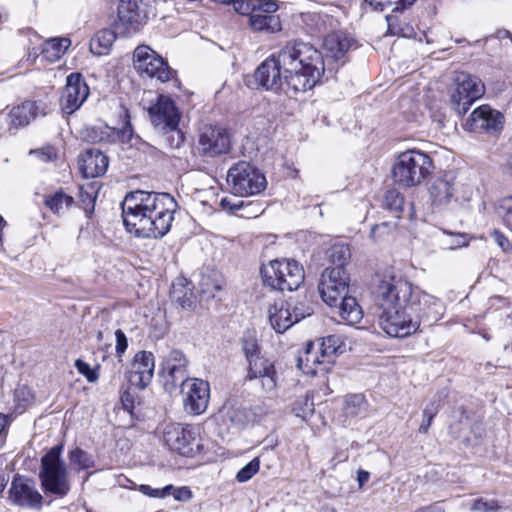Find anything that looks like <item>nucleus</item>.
<instances>
[{"mask_svg": "<svg viewBox=\"0 0 512 512\" xmlns=\"http://www.w3.org/2000/svg\"><path fill=\"white\" fill-rule=\"evenodd\" d=\"M378 324L390 337L404 338L418 331L421 322L431 325L443 313L442 302L407 279L385 272L374 290Z\"/></svg>", "mask_w": 512, "mask_h": 512, "instance_id": "f257e3e1", "label": "nucleus"}, {"mask_svg": "<svg viewBox=\"0 0 512 512\" xmlns=\"http://www.w3.org/2000/svg\"><path fill=\"white\" fill-rule=\"evenodd\" d=\"M325 71L324 59L312 44L287 43L277 55L264 60L254 73L257 84L266 90L294 93L312 89Z\"/></svg>", "mask_w": 512, "mask_h": 512, "instance_id": "f03ea898", "label": "nucleus"}, {"mask_svg": "<svg viewBox=\"0 0 512 512\" xmlns=\"http://www.w3.org/2000/svg\"><path fill=\"white\" fill-rule=\"evenodd\" d=\"M177 202L172 194H126L123 225L137 238H162L171 229Z\"/></svg>", "mask_w": 512, "mask_h": 512, "instance_id": "7ed1b4c3", "label": "nucleus"}, {"mask_svg": "<svg viewBox=\"0 0 512 512\" xmlns=\"http://www.w3.org/2000/svg\"><path fill=\"white\" fill-rule=\"evenodd\" d=\"M433 169V160L427 153L409 149L396 157L392 166V178L400 188H414L423 183Z\"/></svg>", "mask_w": 512, "mask_h": 512, "instance_id": "20e7f679", "label": "nucleus"}, {"mask_svg": "<svg viewBox=\"0 0 512 512\" xmlns=\"http://www.w3.org/2000/svg\"><path fill=\"white\" fill-rule=\"evenodd\" d=\"M345 351V344L338 335L324 337L320 344L309 342L303 354L298 358L299 369L307 375L327 374L338 354Z\"/></svg>", "mask_w": 512, "mask_h": 512, "instance_id": "39448f33", "label": "nucleus"}, {"mask_svg": "<svg viewBox=\"0 0 512 512\" xmlns=\"http://www.w3.org/2000/svg\"><path fill=\"white\" fill-rule=\"evenodd\" d=\"M263 284L272 290L292 292L304 282L303 267L293 259H274L260 270Z\"/></svg>", "mask_w": 512, "mask_h": 512, "instance_id": "423d86ee", "label": "nucleus"}, {"mask_svg": "<svg viewBox=\"0 0 512 512\" xmlns=\"http://www.w3.org/2000/svg\"><path fill=\"white\" fill-rule=\"evenodd\" d=\"M62 451V445L53 446L42 457L39 473L44 492L58 498L65 497L71 489L67 467L65 462L61 459Z\"/></svg>", "mask_w": 512, "mask_h": 512, "instance_id": "0eeeda50", "label": "nucleus"}, {"mask_svg": "<svg viewBox=\"0 0 512 512\" xmlns=\"http://www.w3.org/2000/svg\"><path fill=\"white\" fill-rule=\"evenodd\" d=\"M152 0H120L113 27L119 37H132L143 30L153 14Z\"/></svg>", "mask_w": 512, "mask_h": 512, "instance_id": "6e6552de", "label": "nucleus"}, {"mask_svg": "<svg viewBox=\"0 0 512 512\" xmlns=\"http://www.w3.org/2000/svg\"><path fill=\"white\" fill-rule=\"evenodd\" d=\"M147 108L151 124L163 135L172 134L171 146L178 147L184 141L179 130L180 111L175 102L167 95H158Z\"/></svg>", "mask_w": 512, "mask_h": 512, "instance_id": "1a4fd4ad", "label": "nucleus"}, {"mask_svg": "<svg viewBox=\"0 0 512 512\" xmlns=\"http://www.w3.org/2000/svg\"><path fill=\"white\" fill-rule=\"evenodd\" d=\"M163 441L172 451L185 457H192L203 448L200 430L192 425H167L163 432Z\"/></svg>", "mask_w": 512, "mask_h": 512, "instance_id": "9d476101", "label": "nucleus"}, {"mask_svg": "<svg viewBox=\"0 0 512 512\" xmlns=\"http://www.w3.org/2000/svg\"><path fill=\"white\" fill-rule=\"evenodd\" d=\"M134 66L141 75L148 78H155L161 83L176 81V71L146 45L138 46L133 53Z\"/></svg>", "mask_w": 512, "mask_h": 512, "instance_id": "9b49d317", "label": "nucleus"}, {"mask_svg": "<svg viewBox=\"0 0 512 512\" xmlns=\"http://www.w3.org/2000/svg\"><path fill=\"white\" fill-rule=\"evenodd\" d=\"M455 87L451 93V104L459 115H464L470 106L485 93L481 79L466 72L456 73Z\"/></svg>", "mask_w": 512, "mask_h": 512, "instance_id": "f8f14e48", "label": "nucleus"}, {"mask_svg": "<svg viewBox=\"0 0 512 512\" xmlns=\"http://www.w3.org/2000/svg\"><path fill=\"white\" fill-rule=\"evenodd\" d=\"M227 181L238 192H263L267 188L264 173L246 161H240L229 169Z\"/></svg>", "mask_w": 512, "mask_h": 512, "instance_id": "ddd939ff", "label": "nucleus"}, {"mask_svg": "<svg viewBox=\"0 0 512 512\" xmlns=\"http://www.w3.org/2000/svg\"><path fill=\"white\" fill-rule=\"evenodd\" d=\"M189 361L186 355L178 349H172L163 357L161 364V378L163 387L168 393L190 379L188 374Z\"/></svg>", "mask_w": 512, "mask_h": 512, "instance_id": "4468645a", "label": "nucleus"}, {"mask_svg": "<svg viewBox=\"0 0 512 512\" xmlns=\"http://www.w3.org/2000/svg\"><path fill=\"white\" fill-rule=\"evenodd\" d=\"M504 115L487 104L475 108L463 124L466 131L473 133L499 134L504 127Z\"/></svg>", "mask_w": 512, "mask_h": 512, "instance_id": "2eb2a0df", "label": "nucleus"}, {"mask_svg": "<svg viewBox=\"0 0 512 512\" xmlns=\"http://www.w3.org/2000/svg\"><path fill=\"white\" fill-rule=\"evenodd\" d=\"M350 277L346 269H325L321 275L319 292L322 300L330 307L348 294Z\"/></svg>", "mask_w": 512, "mask_h": 512, "instance_id": "dca6fc26", "label": "nucleus"}, {"mask_svg": "<svg viewBox=\"0 0 512 512\" xmlns=\"http://www.w3.org/2000/svg\"><path fill=\"white\" fill-rule=\"evenodd\" d=\"M183 396V406L187 413L200 415L208 407L210 399V385L199 378H190L179 386Z\"/></svg>", "mask_w": 512, "mask_h": 512, "instance_id": "f3484780", "label": "nucleus"}, {"mask_svg": "<svg viewBox=\"0 0 512 512\" xmlns=\"http://www.w3.org/2000/svg\"><path fill=\"white\" fill-rule=\"evenodd\" d=\"M89 88L79 73H72L67 77L66 86L60 99L63 113L71 115L86 101Z\"/></svg>", "mask_w": 512, "mask_h": 512, "instance_id": "a211bd4d", "label": "nucleus"}, {"mask_svg": "<svg viewBox=\"0 0 512 512\" xmlns=\"http://www.w3.org/2000/svg\"><path fill=\"white\" fill-rule=\"evenodd\" d=\"M38 115L36 102L25 101L13 107L8 113L0 112V130L13 135L30 124Z\"/></svg>", "mask_w": 512, "mask_h": 512, "instance_id": "6ab92c4d", "label": "nucleus"}, {"mask_svg": "<svg viewBox=\"0 0 512 512\" xmlns=\"http://www.w3.org/2000/svg\"><path fill=\"white\" fill-rule=\"evenodd\" d=\"M198 144L202 154L215 157L229 152L230 137L224 128L206 125L200 130Z\"/></svg>", "mask_w": 512, "mask_h": 512, "instance_id": "aec40b11", "label": "nucleus"}, {"mask_svg": "<svg viewBox=\"0 0 512 512\" xmlns=\"http://www.w3.org/2000/svg\"><path fill=\"white\" fill-rule=\"evenodd\" d=\"M10 499L13 503L29 508H40L42 495L37 491L32 479L15 476L9 489Z\"/></svg>", "mask_w": 512, "mask_h": 512, "instance_id": "412c9836", "label": "nucleus"}, {"mask_svg": "<svg viewBox=\"0 0 512 512\" xmlns=\"http://www.w3.org/2000/svg\"><path fill=\"white\" fill-rule=\"evenodd\" d=\"M246 378L248 380L259 379L263 392L269 397L277 394L278 374L274 362L263 357L248 365Z\"/></svg>", "mask_w": 512, "mask_h": 512, "instance_id": "4be33fe9", "label": "nucleus"}, {"mask_svg": "<svg viewBox=\"0 0 512 512\" xmlns=\"http://www.w3.org/2000/svg\"><path fill=\"white\" fill-rule=\"evenodd\" d=\"M154 368L155 359L152 352H137L128 372L129 383L139 389L146 388L153 378Z\"/></svg>", "mask_w": 512, "mask_h": 512, "instance_id": "5701e85b", "label": "nucleus"}, {"mask_svg": "<svg viewBox=\"0 0 512 512\" xmlns=\"http://www.w3.org/2000/svg\"><path fill=\"white\" fill-rule=\"evenodd\" d=\"M254 194H231L220 200L223 210L238 214L243 218H256L264 212V205L259 200L249 199Z\"/></svg>", "mask_w": 512, "mask_h": 512, "instance_id": "b1692460", "label": "nucleus"}, {"mask_svg": "<svg viewBox=\"0 0 512 512\" xmlns=\"http://www.w3.org/2000/svg\"><path fill=\"white\" fill-rule=\"evenodd\" d=\"M79 171L85 178L103 176L109 166V159L101 150L91 147L81 151L77 158Z\"/></svg>", "mask_w": 512, "mask_h": 512, "instance_id": "393cba45", "label": "nucleus"}, {"mask_svg": "<svg viewBox=\"0 0 512 512\" xmlns=\"http://www.w3.org/2000/svg\"><path fill=\"white\" fill-rule=\"evenodd\" d=\"M353 43L354 40L345 32L337 31L328 34L323 42L326 59L343 60Z\"/></svg>", "mask_w": 512, "mask_h": 512, "instance_id": "a878e982", "label": "nucleus"}, {"mask_svg": "<svg viewBox=\"0 0 512 512\" xmlns=\"http://www.w3.org/2000/svg\"><path fill=\"white\" fill-rule=\"evenodd\" d=\"M335 307L338 308V313L342 321L348 325L358 324L363 318V311L357 300L347 294L339 299Z\"/></svg>", "mask_w": 512, "mask_h": 512, "instance_id": "bb28decb", "label": "nucleus"}, {"mask_svg": "<svg viewBox=\"0 0 512 512\" xmlns=\"http://www.w3.org/2000/svg\"><path fill=\"white\" fill-rule=\"evenodd\" d=\"M289 311L285 302L275 303L269 308V322L277 333H283L295 324Z\"/></svg>", "mask_w": 512, "mask_h": 512, "instance_id": "cd10ccee", "label": "nucleus"}, {"mask_svg": "<svg viewBox=\"0 0 512 512\" xmlns=\"http://www.w3.org/2000/svg\"><path fill=\"white\" fill-rule=\"evenodd\" d=\"M249 26L253 31L274 34L282 29V23L277 14L252 13Z\"/></svg>", "mask_w": 512, "mask_h": 512, "instance_id": "c85d7f7f", "label": "nucleus"}, {"mask_svg": "<svg viewBox=\"0 0 512 512\" xmlns=\"http://www.w3.org/2000/svg\"><path fill=\"white\" fill-rule=\"evenodd\" d=\"M117 37L119 34L113 26L98 31L90 41V51L97 56L108 54Z\"/></svg>", "mask_w": 512, "mask_h": 512, "instance_id": "c756f323", "label": "nucleus"}, {"mask_svg": "<svg viewBox=\"0 0 512 512\" xmlns=\"http://www.w3.org/2000/svg\"><path fill=\"white\" fill-rule=\"evenodd\" d=\"M110 133L111 143H120L128 147H135L141 149L148 147V143L144 141L139 135L133 133L131 124L129 122L121 129L112 127V130H107Z\"/></svg>", "mask_w": 512, "mask_h": 512, "instance_id": "7c9ffc66", "label": "nucleus"}, {"mask_svg": "<svg viewBox=\"0 0 512 512\" xmlns=\"http://www.w3.org/2000/svg\"><path fill=\"white\" fill-rule=\"evenodd\" d=\"M71 42L68 38H51L44 42L41 54L43 59L53 63L61 58Z\"/></svg>", "mask_w": 512, "mask_h": 512, "instance_id": "2f4dec72", "label": "nucleus"}, {"mask_svg": "<svg viewBox=\"0 0 512 512\" xmlns=\"http://www.w3.org/2000/svg\"><path fill=\"white\" fill-rule=\"evenodd\" d=\"M331 266L327 269H345L351 258V251L346 244H335L328 251Z\"/></svg>", "mask_w": 512, "mask_h": 512, "instance_id": "473e14b6", "label": "nucleus"}, {"mask_svg": "<svg viewBox=\"0 0 512 512\" xmlns=\"http://www.w3.org/2000/svg\"><path fill=\"white\" fill-rule=\"evenodd\" d=\"M68 458L71 467L77 471L88 470L95 466L94 457L79 447L70 450Z\"/></svg>", "mask_w": 512, "mask_h": 512, "instance_id": "72a5a7b5", "label": "nucleus"}, {"mask_svg": "<svg viewBox=\"0 0 512 512\" xmlns=\"http://www.w3.org/2000/svg\"><path fill=\"white\" fill-rule=\"evenodd\" d=\"M344 413L349 417H356L367 410V401L363 394L347 395L344 400Z\"/></svg>", "mask_w": 512, "mask_h": 512, "instance_id": "f704fd0d", "label": "nucleus"}, {"mask_svg": "<svg viewBox=\"0 0 512 512\" xmlns=\"http://www.w3.org/2000/svg\"><path fill=\"white\" fill-rule=\"evenodd\" d=\"M185 279H179L172 284L170 291L171 298L179 303L182 307H190L193 303V293L191 288L184 285Z\"/></svg>", "mask_w": 512, "mask_h": 512, "instance_id": "c9c22d12", "label": "nucleus"}, {"mask_svg": "<svg viewBox=\"0 0 512 512\" xmlns=\"http://www.w3.org/2000/svg\"><path fill=\"white\" fill-rule=\"evenodd\" d=\"M73 202L74 199L69 194H48L44 199L45 205L56 214L70 207Z\"/></svg>", "mask_w": 512, "mask_h": 512, "instance_id": "e433bc0d", "label": "nucleus"}, {"mask_svg": "<svg viewBox=\"0 0 512 512\" xmlns=\"http://www.w3.org/2000/svg\"><path fill=\"white\" fill-rule=\"evenodd\" d=\"M242 351L246 357L248 365L264 357L260 353V348L257 343V340L251 335L245 336L243 338Z\"/></svg>", "mask_w": 512, "mask_h": 512, "instance_id": "4c0bfd02", "label": "nucleus"}, {"mask_svg": "<svg viewBox=\"0 0 512 512\" xmlns=\"http://www.w3.org/2000/svg\"><path fill=\"white\" fill-rule=\"evenodd\" d=\"M285 303L286 305H289V312L295 323L301 321L302 319L308 316H311L314 312L312 305L307 301Z\"/></svg>", "mask_w": 512, "mask_h": 512, "instance_id": "58836bf2", "label": "nucleus"}, {"mask_svg": "<svg viewBox=\"0 0 512 512\" xmlns=\"http://www.w3.org/2000/svg\"><path fill=\"white\" fill-rule=\"evenodd\" d=\"M405 199L403 194H385L384 206L396 218H400L404 211Z\"/></svg>", "mask_w": 512, "mask_h": 512, "instance_id": "ea45409f", "label": "nucleus"}, {"mask_svg": "<svg viewBox=\"0 0 512 512\" xmlns=\"http://www.w3.org/2000/svg\"><path fill=\"white\" fill-rule=\"evenodd\" d=\"M107 130H112V127H90L86 129L84 137L90 142L111 143L110 133Z\"/></svg>", "mask_w": 512, "mask_h": 512, "instance_id": "a19ab883", "label": "nucleus"}, {"mask_svg": "<svg viewBox=\"0 0 512 512\" xmlns=\"http://www.w3.org/2000/svg\"><path fill=\"white\" fill-rule=\"evenodd\" d=\"M259 468L260 460L258 457H255L238 471L236 480L240 483L247 482L259 471Z\"/></svg>", "mask_w": 512, "mask_h": 512, "instance_id": "79ce46f5", "label": "nucleus"}, {"mask_svg": "<svg viewBox=\"0 0 512 512\" xmlns=\"http://www.w3.org/2000/svg\"><path fill=\"white\" fill-rule=\"evenodd\" d=\"M252 3H254V13L276 14L279 9L277 0H252Z\"/></svg>", "mask_w": 512, "mask_h": 512, "instance_id": "37998d69", "label": "nucleus"}, {"mask_svg": "<svg viewBox=\"0 0 512 512\" xmlns=\"http://www.w3.org/2000/svg\"><path fill=\"white\" fill-rule=\"evenodd\" d=\"M171 489H173V485L169 484L163 488H153L149 485L142 484L139 486V491L149 497L152 498H166L170 496Z\"/></svg>", "mask_w": 512, "mask_h": 512, "instance_id": "c03bdc74", "label": "nucleus"}, {"mask_svg": "<svg viewBox=\"0 0 512 512\" xmlns=\"http://www.w3.org/2000/svg\"><path fill=\"white\" fill-rule=\"evenodd\" d=\"M501 507L496 500L479 498L473 502L472 511L476 512H499Z\"/></svg>", "mask_w": 512, "mask_h": 512, "instance_id": "a18cd8bd", "label": "nucleus"}, {"mask_svg": "<svg viewBox=\"0 0 512 512\" xmlns=\"http://www.w3.org/2000/svg\"><path fill=\"white\" fill-rule=\"evenodd\" d=\"M438 412V406L433 402L423 410V420L419 427V432L425 434L428 432L433 418Z\"/></svg>", "mask_w": 512, "mask_h": 512, "instance_id": "49530a36", "label": "nucleus"}, {"mask_svg": "<svg viewBox=\"0 0 512 512\" xmlns=\"http://www.w3.org/2000/svg\"><path fill=\"white\" fill-rule=\"evenodd\" d=\"M77 205L82 208L87 216L93 214L97 199V194H78Z\"/></svg>", "mask_w": 512, "mask_h": 512, "instance_id": "de8ad7c7", "label": "nucleus"}, {"mask_svg": "<svg viewBox=\"0 0 512 512\" xmlns=\"http://www.w3.org/2000/svg\"><path fill=\"white\" fill-rule=\"evenodd\" d=\"M30 155H36L43 162H51L57 158V150L52 145H46L40 149L30 150Z\"/></svg>", "mask_w": 512, "mask_h": 512, "instance_id": "09e8293b", "label": "nucleus"}, {"mask_svg": "<svg viewBox=\"0 0 512 512\" xmlns=\"http://www.w3.org/2000/svg\"><path fill=\"white\" fill-rule=\"evenodd\" d=\"M75 367L77 371L86 377L89 382H95L98 379V374L95 369H92L90 365L81 359L75 361Z\"/></svg>", "mask_w": 512, "mask_h": 512, "instance_id": "8fccbe9b", "label": "nucleus"}, {"mask_svg": "<svg viewBox=\"0 0 512 512\" xmlns=\"http://www.w3.org/2000/svg\"><path fill=\"white\" fill-rule=\"evenodd\" d=\"M115 337H116L115 352H116L117 357L119 358V361H121L123 354L126 352V350L128 348V340H127L125 333L121 329H117L115 331Z\"/></svg>", "mask_w": 512, "mask_h": 512, "instance_id": "3c124183", "label": "nucleus"}, {"mask_svg": "<svg viewBox=\"0 0 512 512\" xmlns=\"http://www.w3.org/2000/svg\"><path fill=\"white\" fill-rule=\"evenodd\" d=\"M367 2L370 6L374 7L375 9L382 10L384 6L391 5L393 3L401 4L402 8H407L411 6L415 0H364Z\"/></svg>", "mask_w": 512, "mask_h": 512, "instance_id": "603ef678", "label": "nucleus"}, {"mask_svg": "<svg viewBox=\"0 0 512 512\" xmlns=\"http://www.w3.org/2000/svg\"><path fill=\"white\" fill-rule=\"evenodd\" d=\"M232 4L235 11L242 15H248L250 17L254 11V3H252V0H234Z\"/></svg>", "mask_w": 512, "mask_h": 512, "instance_id": "864d4df0", "label": "nucleus"}, {"mask_svg": "<svg viewBox=\"0 0 512 512\" xmlns=\"http://www.w3.org/2000/svg\"><path fill=\"white\" fill-rule=\"evenodd\" d=\"M170 495H172L175 500L181 501V502H187L192 498V492L186 486L178 487V488L173 486V489H171Z\"/></svg>", "mask_w": 512, "mask_h": 512, "instance_id": "5fc2aeb1", "label": "nucleus"}, {"mask_svg": "<svg viewBox=\"0 0 512 512\" xmlns=\"http://www.w3.org/2000/svg\"><path fill=\"white\" fill-rule=\"evenodd\" d=\"M453 176L451 174H445L443 178L439 179L435 184V189L439 192H449L454 189L452 185Z\"/></svg>", "mask_w": 512, "mask_h": 512, "instance_id": "6e6d98bb", "label": "nucleus"}, {"mask_svg": "<svg viewBox=\"0 0 512 512\" xmlns=\"http://www.w3.org/2000/svg\"><path fill=\"white\" fill-rule=\"evenodd\" d=\"M390 229V224L387 222H383L380 224H376L372 227L370 236L374 240H377L381 236H383L385 233H387Z\"/></svg>", "mask_w": 512, "mask_h": 512, "instance_id": "4d7b16f0", "label": "nucleus"}, {"mask_svg": "<svg viewBox=\"0 0 512 512\" xmlns=\"http://www.w3.org/2000/svg\"><path fill=\"white\" fill-rule=\"evenodd\" d=\"M503 207L507 209V212L504 215V222L506 226L512 230V195L504 199Z\"/></svg>", "mask_w": 512, "mask_h": 512, "instance_id": "13d9d810", "label": "nucleus"}, {"mask_svg": "<svg viewBox=\"0 0 512 512\" xmlns=\"http://www.w3.org/2000/svg\"><path fill=\"white\" fill-rule=\"evenodd\" d=\"M494 240L501 247L503 251H507L512 248L510 241L500 232H494Z\"/></svg>", "mask_w": 512, "mask_h": 512, "instance_id": "bf43d9fd", "label": "nucleus"}, {"mask_svg": "<svg viewBox=\"0 0 512 512\" xmlns=\"http://www.w3.org/2000/svg\"><path fill=\"white\" fill-rule=\"evenodd\" d=\"M9 423V417L4 414H0V446L3 444L6 436V429Z\"/></svg>", "mask_w": 512, "mask_h": 512, "instance_id": "052dcab7", "label": "nucleus"}, {"mask_svg": "<svg viewBox=\"0 0 512 512\" xmlns=\"http://www.w3.org/2000/svg\"><path fill=\"white\" fill-rule=\"evenodd\" d=\"M370 473L363 469H359L357 471V482L360 488L364 486V484L369 480Z\"/></svg>", "mask_w": 512, "mask_h": 512, "instance_id": "680f3d73", "label": "nucleus"}, {"mask_svg": "<svg viewBox=\"0 0 512 512\" xmlns=\"http://www.w3.org/2000/svg\"><path fill=\"white\" fill-rule=\"evenodd\" d=\"M219 290H221V285L220 284H214L212 291H210L208 289L207 290L203 289V292L209 294V296L214 298L216 296L214 291H219Z\"/></svg>", "mask_w": 512, "mask_h": 512, "instance_id": "e2e57ef3", "label": "nucleus"}, {"mask_svg": "<svg viewBox=\"0 0 512 512\" xmlns=\"http://www.w3.org/2000/svg\"><path fill=\"white\" fill-rule=\"evenodd\" d=\"M39 57L37 49H33L28 53V61H35Z\"/></svg>", "mask_w": 512, "mask_h": 512, "instance_id": "0e129e2a", "label": "nucleus"}, {"mask_svg": "<svg viewBox=\"0 0 512 512\" xmlns=\"http://www.w3.org/2000/svg\"><path fill=\"white\" fill-rule=\"evenodd\" d=\"M387 20H388V26H389V30L391 31L392 34H398V31H396L393 27V23H392V17H387Z\"/></svg>", "mask_w": 512, "mask_h": 512, "instance_id": "69168bd1", "label": "nucleus"}, {"mask_svg": "<svg viewBox=\"0 0 512 512\" xmlns=\"http://www.w3.org/2000/svg\"><path fill=\"white\" fill-rule=\"evenodd\" d=\"M457 245L458 246H465V245H467V242L465 240V236H463V235H459L458 236Z\"/></svg>", "mask_w": 512, "mask_h": 512, "instance_id": "338daca9", "label": "nucleus"}, {"mask_svg": "<svg viewBox=\"0 0 512 512\" xmlns=\"http://www.w3.org/2000/svg\"><path fill=\"white\" fill-rule=\"evenodd\" d=\"M507 167H508L509 173L512 175V155L508 159Z\"/></svg>", "mask_w": 512, "mask_h": 512, "instance_id": "774afa93", "label": "nucleus"}]
</instances>
